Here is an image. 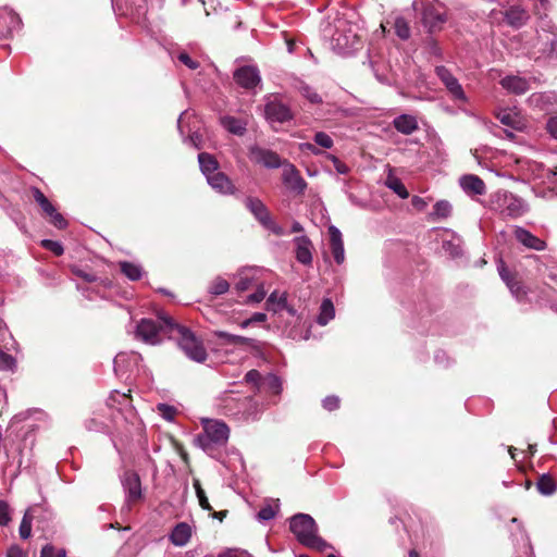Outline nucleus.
I'll use <instances>...</instances> for the list:
<instances>
[{"mask_svg": "<svg viewBox=\"0 0 557 557\" xmlns=\"http://www.w3.org/2000/svg\"><path fill=\"white\" fill-rule=\"evenodd\" d=\"M11 521V510L7 502L0 500V525H8Z\"/></svg>", "mask_w": 557, "mask_h": 557, "instance_id": "nucleus-49", "label": "nucleus"}, {"mask_svg": "<svg viewBox=\"0 0 557 557\" xmlns=\"http://www.w3.org/2000/svg\"><path fill=\"white\" fill-rule=\"evenodd\" d=\"M202 433L195 438L196 445L210 457L218 458L228 441L227 424L220 420L206 419L202 422Z\"/></svg>", "mask_w": 557, "mask_h": 557, "instance_id": "nucleus-2", "label": "nucleus"}, {"mask_svg": "<svg viewBox=\"0 0 557 557\" xmlns=\"http://www.w3.org/2000/svg\"><path fill=\"white\" fill-rule=\"evenodd\" d=\"M435 73L455 99L462 101L466 100L462 86L447 67L444 65H438L435 67Z\"/></svg>", "mask_w": 557, "mask_h": 557, "instance_id": "nucleus-10", "label": "nucleus"}, {"mask_svg": "<svg viewBox=\"0 0 557 557\" xmlns=\"http://www.w3.org/2000/svg\"><path fill=\"white\" fill-rule=\"evenodd\" d=\"M177 59L190 70H196L199 66V63L193 60L186 52L180 53Z\"/></svg>", "mask_w": 557, "mask_h": 557, "instance_id": "nucleus-55", "label": "nucleus"}, {"mask_svg": "<svg viewBox=\"0 0 557 557\" xmlns=\"http://www.w3.org/2000/svg\"><path fill=\"white\" fill-rule=\"evenodd\" d=\"M175 321L164 313L159 314L158 321L152 319H141L136 327V337L146 344H160L164 337H172L170 326L175 325Z\"/></svg>", "mask_w": 557, "mask_h": 557, "instance_id": "nucleus-3", "label": "nucleus"}, {"mask_svg": "<svg viewBox=\"0 0 557 557\" xmlns=\"http://www.w3.org/2000/svg\"><path fill=\"white\" fill-rule=\"evenodd\" d=\"M495 209L509 218H519L527 211L524 201L507 190H499L494 195Z\"/></svg>", "mask_w": 557, "mask_h": 557, "instance_id": "nucleus-6", "label": "nucleus"}, {"mask_svg": "<svg viewBox=\"0 0 557 557\" xmlns=\"http://www.w3.org/2000/svg\"><path fill=\"white\" fill-rule=\"evenodd\" d=\"M191 537V528L186 522L177 523L170 534V541L175 546H185Z\"/></svg>", "mask_w": 557, "mask_h": 557, "instance_id": "nucleus-26", "label": "nucleus"}, {"mask_svg": "<svg viewBox=\"0 0 557 557\" xmlns=\"http://www.w3.org/2000/svg\"><path fill=\"white\" fill-rule=\"evenodd\" d=\"M208 184L218 193L232 195L235 193V186L230 177L223 172H216L207 177Z\"/></svg>", "mask_w": 557, "mask_h": 557, "instance_id": "nucleus-20", "label": "nucleus"}, {"mask_svg": "<svg viewBox=\"0 0 557 557\" xmlns=\"http://www.w3.org/2000/svg\"><path fill=\"white\" fill-rule=\"evenodd\" d=\"M219 557H250V555L245 550L228 548L221 553Z\"/></svg>", "mask_w": 557, "mask_h": 557, "instance_id": "nucleus-58", "label": "nucleus"}, {"mask_svg": "<svg viewBox=\"0 0 557 557\" xmlns=\"http://www.w3.org/2000/svg\"><path fill=\"white\" fill-rule=\"evenodd\" d=\"M267 320V314L263 313V312H255L249 319L243 321L240 323V326L243 329L249 326L250 324L252 323H261V322H264Z\"/></svg>", "mask_w": 557, "mask_h": 557, "instance_id": "nucleus-53", "label": "nucleus"}, {"mask_svg": "<svg viewBox=\"0 0 557 557\" xmlns=\"http://www.w3.org/2000/svg\"><path fill=\"white\" fill-rule=\"evenodd\" d=\"M215 336L224 344L235 346H247L253 350H260V342L255 338H249L240 335H234L225 331H216Z\"/></svg>", "mask_w": 557, "mask_h": 557, "instance_id": "nucleus-17", "label": "nucleus"}, {"mask_svg": "<svg viewBox=\"0 0 557 557\" xmlns=\"http://www.w3.org/2000/svg\"><path fill=\"white\" fill-rule=\"evenodd\" d=\"M504 16L507 24L515 28L523 26L529 18L527 11L520 5L510 7L505 11Z\"/></svg>", "mask_w": 557, "mask_h": 557, "instance_id": "nucleus-25", "label": "nucleus"}, {"mask_svg": "<svg viewBox=\"0 0 557 557\" xmlns=\"http://www.w3.org/2000/svg\"><path fill=\"white\" fill-rule=\"evenodd\" d=\"M47 216L50 218V223H52L57 228L63 230L67 226V221L64 216L54 209L53 213H49Z\"/></svg>", "mask_w": 557, "mask_h": 557, "instance_id": "nucleus-50", "label": "nucleus"}, {"mask_svg": "<svg viewBox=\"0 0 557 557\" xmlns=\"http://www.w3.org/2000/svg\"><path fill=\"white\" fill-rule=\"evenodd\" d=\"M394 28H395L396 35L400 39L407 40L410 37V34H411L410 27L405 17H403V16L396 17L395 23H394Z\"/></svg>", "mask_w": 557, "mask_h": 557, "instance_id": "nucleus-38", "label": "nucleus"}, {"mask_svg": "<svg viewBox=\"0 0 557 557\" xmlns=\"http://www.w3.org/2000/svg\"><path fill=\"white\" fill-rule=\"evenodd\" d=\"M245 382L248 384H252L257 391H260L261 384H262V376L261 373L258 370H250L245 374L244 377Z\"/></svg>", "mask_w": 557, "mask_h": 557, "instance_id": "nucleus-45", "label": "nucleus"}, {"mask_svg": "<svg viewBox=\"0 0 557 557\" xmlns=\"http://www.w3.org/2000/svg\"><path fill=\"white\" fill-rule=\"evenodd\" d=\"M313 141L317 146H320L324 149H331L334 145L332 137L325 132H317L313 136Z\"/></svg>", "mask_w": 557, "mask_h": 557, "instance_id": "nucleus-43", "label": "nucleus"}, {"mask_svg": "<svg viewBox=\"0 0 557 557\" xmlns=\"http://www.w3.org/2000/svg\"><path fill=\"white\" fill-rule=\"evenodd\" d=\"M335 315L334 305L331 299H323L320 306V313L317 318V322L320 325H326Z\"/></svg>", "mask_w": 557, "mask_h": 557, "instance_id": "nucleus-30", "label": "nucleus"}, {"mask_svg": "<svg viewBox=\"0 0 557 557\" xmlns=\"http://www.w3.org/2000/svg\"><path fill=\"white\" fill-rule=\"evenodd\" d=\"M527 101L533 109L548 111L557 104V94L555 91L534 92Z\"/></svg>", "mask_w": 557, "mask_h": 557, "instance_id": "nucleus-16", "label": "nucleus"}, {"mask_svg": "<svg viewBox=\"0 0 557 557\" xmlns=\"http://www.w3.org/2000/svg\"><path fill=\"white\" fill-rule=\"evenodd\" d=\"M194 487L196 490V494H197L200 507L202 509H205V510L212 511L213 509H212V507H211V505H210V503H209V500H208V498L206 496V493L202 490L199 481L196 480L194 482Z\"/></svg>", "mask_w": 557, "mask_h": 557, "instance_id": "nucleus-44", "label": "nucleus"}, {"mask_svg": "<svg viewBox=\"0 0 557 557\" xmlns=\"http://www.w3.org/2000/svg\"><path fill=\"white\" fill-rule=\"evenodd\" d=\"M339 407V398L337 396H327L323 399V408L333 411Z\"/></svg>", "mask_w": 557, "mask_h": 557, "instance_id": "nucleus-54", "label": "nucleus"}, {"mask_svg": "<svg viewBox=\"0 0 557 557\" xmlns=\"http://www.w3.org/2000/svg\"><path fill=\"white\" fill-rule=\"evenodd\" d=\"M267 310L273 312H280L287 308V296L286 293L280 294L277 290H274L270 294L267 299Z\"/></svg>", "mask_w": 557, "mask_h": 557, "instance_id": "nucleus-29", "label": "nucleus"}, {"mask_svg": "<svg viewBox=\"0 0 557 557\" xmlns=\"http://www.w3.org/2000/svg\"><path fill=\"white\" fill-rule=\"evenodd\" d=\"M459 183L463 191L471 196H481L486 191L485 183L483 180L474 174H467L461 176Z\"/></svg>", "mask_w": 557, "mask_h": 557, "instance_id": "nucleus-18", "label": "nucleus"}, {"mask_svg": "<svg viewBox=\"0 0 557 557\" xmlns=\"http://www.w3.org/2000/svg\"><path fill=\"white\" fill-rule=\"evenodd\" d=\"M385 185L392 189L395 194H397L401 199H406L409 197V193L403 182L393 175H388L386 178Z\"/></svg>", "mask_w": 557, "mask_h": 557, "instance_id": "nucleus-34", "label": "nucleus"}, {"mask_svg": "<svg viewBox=\"0 0 557 557\" xmlns=\"http://www.w3.org/2000/svg\"><path fill=\"white\" fill-rule=\"evenodd\" d=\"M277 508H273L271 505H267L262 507L257 513V518L259 521H269L276 516Z\"/></svg>", "mask_w": 557, "mask_h": 557, "instance_id": "nucleus-48", "label": "nucleus"}, {"mask_svg": "<svg viewBox=\"0 0 557 557\" xmlns=\"http://www.w3.org/2000/svg\"><path fill=\"white\" fill-rule=\"evenodd\" d=\"M282 181L287 188L297 194H302L307 188V183L300 175L297 168L287 161L283 166Z\"/></svg>", "mask_w": 557, "mask_h": 557, "instance_id": "nucleus-11", "label": "nucleus"}, {"mask_svg": "<svg viewBox=\"0 0 557 557\" xmlns=\"http://www.w3.org/2000/svg\"><path fill=\"white\" fill-rule=\"evenodd\" d=\"M536 487L542 495L549 496L556 492L557 485L549 474H542L536 482Z\"/></svg>", "mask_w": 557, "mask_h": 557, "instance_id": "nucleus-32", "label": "nucleus"}, {"mask_svg": "<svg viewBox=\"0 0 557 557\" xmlns=\"http://www.w3.org/2000/svg\"><path fill=\"white\" fill-rule=\"evenodd\" d=\"M264 117L271 123L283 124L294 119V114L286 103L282 102L276 96H269L265 98Z\"/></svg>", "mask_w": 557, "mask_h": 557, "instance_id": "nucleus-7", "label": "nucleus"}, {"mask_svg": "<svg viewBox=\"0 0 557 557\" xmlns=\"http://www.w3.org/2000/svg\"><path fill=\"white\" fill-rule=\"evenodd\" d=\"M263 227L271 231L275 235L282 236L284 235V230L280 225H277L272 218L270 216L267 222L262 224Z\"/></svg>", "mask_w": 557, "mask_h": 557, "instance_id": "nucleus-56", "label": "nucleus"}, {"mask_svg": "<svg viewBox=\"0 0 557 557\" xmlns=\"http://www.w3.org/2000/svg\"><path fill=\"white\" fill-rule=\"evenodd\" d=\"M122 485L126 494L127 503H136L141 498V482L136 472L126 471L122 478Z\"/></svg>", "mask_w": 557, "mask_h": 557, "instance_id": "nucleus-12", "label": "nucleus"}, {"mask_svg": "<svg viewBox=\"0 0 557 557\" xmlns=\"http://www.w3.org/2000/svg\"><path fill=\"white\" fill-rule=\"evenodd\" d=\"M414 7L420 10L422 23L431 33L446 22L444 7L437 0H419Z\"/></svg>", "mask_w": 557, "mask_h": 557, "instance_id": "nucleus-5", "label": "nucleus"}, {"mask_svg": "<svg viewBox=\"0 0 557 557\" xmlns=\"http://www.w3.org/2000/svg\"><path fill=\"white\" fill-rule=\"evenodd\" d=\"M73 273L76 276L83 278L85 282H88V283H94V282L97 281V276L95 274L86 272V271H84L82 269H77L76 268V269L73 270Z\"/></svg>", "mask_w": 557, "mask_h": 557, "instance_id": "nucleus-57", "label": "nucleus"}, {"mask_svg": "<svg viewBox=\"0 0 557 557\" xmlns=\"http://www.w3.org/2000/svg\"><path fill=\"white\" fill-rule=\"evenodd\" d=\"M333 48L342 54H348L357 50L360 45V39L356 34L336 32L332 37Z\"/></svg>", "mask_w": 557, "mask_h": 557, "instance_id": "nucleus-14", "label": "nucleus"}, {"mask_svg": "<svg viewBox=\"0 0 557 557\" xmlns=\"http://www.w3.org/2000/svg\"><path fill=\"white\" fill-rule=\"evenodd\" d=\"M249 158L251 161L268 169H277L280 166H284L286 162L282 161L281 157L275 151L261 148L257 145L249 148Z\"/></svg>", "mask_w": 557, "mask_h": 557, "instance_id": "nucleus-9", "label": "nucleus"}, {"mask_svg": "<svg viewBox=\"0 0 557 557\" xmlns=\"http://www.w3.org/2000/svg\"><path fill=\"white\" fill-rule=\"evenodd\" d=\"M246 208L253 214V216L262 225L271 216L265 205L256 197H247L245 200Z\"/></svg>", "mask_w": 557, "mask_h": 557, "instance_id": "nucleus-24", "label": "nucleus"}, {"mask_svg": "<svg viewBox=\"0 0 557 557\" xmlns=\"http://www.w3.org/2000/svg\"><path fill=\"white\" fill-rule=\"evenodd\" d=\"M120 270L131 281H138L143 276L141 267L129 261L120 262Z\"/></svg>", "mask_w": 557, "mask_h": 557, "instance_id": "nucleus-31", "label": "nucleus"}, {"mask_svg": "<svg viewBox=\"0 0 557 557\" xmlns=\"http://www.w3.org/2000/svg\"><path fill=\"white\" fill-rule=\"evenodd\" d=\"M325 158L333 163V165L338 174H348L349 166L346 163L342 162L336 156L331 154V153H325Z\"/></svg>", "mask_w": 557, "mask_h": 557, "instance_id": "nucleus-46", "label": "nucleus"}, {"mask_svg": "<svg viewBox=\"0 0 557 557\" xmlns=\"http://www.w3.org/2000/svg\"><path fill=\"white\" fill-rule=\"evenodd\" d=\"M547 131L554 138L557 139V116L550 117L547 121Z\"/></svg>", "mask_w": 557, "mask_h": 557, "instance_id": "nucleus-63", "label": "nucleus"}, {"mask_svg": "<svg viewBox=\"0 0 557 557\" xmlns=\"http://www.w3.org/2000/svg\"><path fill=\"white\" fill-rule=\"evenodd\" d=\"M16 368V360L10 354L4 352L0 348V370L13 371Z\"/></svg>", "mask_w": 557, "mask_h": 557, "instance_id": "nucleus-42", "label": "nucleus"}, {"mask_svg": "<svg viewBox=\"0 0 557 557\" xmlns=\"http://www.w3.org/2000/svg\"><path fill=\"white\" fill-rule=\"evenodd\" d=\"M263 384H265L267 388L274 395H280L282 392V381L275 374H268Z\"/></svg>", "mask_w": 557, "mask_h": 557, "instance_id": "nucleus-40", "label": "nucleus"}, {"mask_svg": "<svg viewBox=\"0 0 557 557\" xmlns=\"http://www.w3.org/2000/svg\"><path fill=\"white\" fill-rule=\"evenodd\" d=\"M7 557H27V554L17 545H12L8 552Z\"/></svg>", "mask_w": 557, "mask_h": 557, "instance_id": "nucleus-61", "label": "nucleus"}, {"mask_svg": "<svg viewBox=\"0 0 557 557\" xmlns=\"http://www.w3.org/2000/svg\"><path fill=\"white\" fill-rule=\"evenodd\" d=\"M234 81L245 89H252L261 82L257 67L245 65L234 72Z\"/></svg>", "mask_w": 557, "mask_h": 557, "instance_id": "nucleus-13", "label": "nucleus"}, {"mask_svg": "<svg viewBox=\"0 0 557 557\" xmlns=\"http://www.w3.org/2000/svg\"><path fill=\"white\" fill-rule=\"evenodd\" d=\"M198 162L200 170L206 176V178L212 175L213 173L219 172V162L212 154L208 152H200L198 154Z\"/></svg>", "mask_w": 557, "mask_h": 557, "instance_id": "nucleus-28", "label": "nucleus"}, {"mask_svg": "<svg viewBox=\"0 0 557 557\" xmlns=\"http://www.w3.org/2000/svg\"><path fill=\"white\" fill-rule=\"evenodd\" d=\"M329 235L331 251L334 257V260L336 261L337 264H342L345 260V250L342 233L336 226L331 225L329 227Z\"/></svg>", "mask_w": 557, "mask_h": 557, "instance_id": "nucleus-22", "label": "nucleus"}, {"mask_svg": "<svg viewBox=\"0 0 557 557\" xmlns=\"http://www.w3.org/2000/svg\"><path fill=\"white\" fill-rule=\"evenodd\" d=\"M545 178L548 187L557 194V168L548 169Z\"/></svg>", "mask_w": 557, "mask_h": 557, "instance_id": "nucleus-52", "label": "nucleus"}, {"mask_svg": "<svg viewBox=\"0 0 557 557\" xmlns=\"http://www.w3.org/2000/svg\"><path fill=\"white\" fill-rule=\"evenodd\" d=\"M500 85L510 94L523 95L530 89L529 79L518 75H507L500 79Z\"/></svg>", "mask_w": 557, "mask_h": 557, "instance_id": "nucleus-19", "label": "nucleus"}, {"mask_svg": "<svg viewBox=\"0 0 557 557\" xmlns=\"http://www.w3.org/2000/svg\"><path fill=\"white\" fill-rule=\"evenodd\" d=\"M267 293L263 287H259L253 294L249 295L247 300L249 302H260L264 299Z\"/></svg>", "mask_w": 557, "mask_h": 557, "instance_id": "nucleus-59", "label": "nucleus"}, {"mask_svg": "<svg viewBox=\"0 0 557 557\" xmlns=\"http://www.w3.org/2000/svg\"><path fill=\"white\" fill-rule=\"evenodd\" d=\"M295 257L296 260L304 264L310 265L312 263V243L308 236H297L294 238Z\"/></svg>", "mask_w": 557, "mask_h": 557, "instance_id": "nucleus-15", "label": "nucleus"}, {"mask_svg": "<svg viewBox=\"0 0 557 557\" xmlns=\"http://www.w3.org/2000/svg\"><path fill=\"white\" fill-rule=\"evenodd\" d=\"M513 234L516 239L527 248L534 249L537 251H542L546 248V243L544 240L536 237L535 235H533L531 232L523 227L517 226L515 228Z\"/></svg>", "mask_w": 557, "mask_h": 557, "instance_id": "nucleus-21", "label": "nucleus"}, {"mask_svg": "<svg viewBox=\"0 0 557 557\" xmlns=\"http://www.w3.org/2000/svg\"><path fill=\"white\" fill-rule=\"evenodd\" d=\"M299 92L311 103H321L322 98L307 84L300 83L298 87Z\"/></svg>", "mask_w": 557, "mask_h": 557, "instance_id": "nucleus-41", "label": "nucleus"}, {"mask_svg": "<svg viewBox=\"0 0 557 557\" xmlns=\"http://www.w3.org/2000/svg\"><path fill=\"white\" fill-rule=\"evenodd\" d=\"M41 246L53 252L55 256H61L64 252L62 244L55 240L44 239L41 240Z\"/></svg>", "mask_w": 557, "mask_h": 557, "instance_id": "nucleus-47", "label": "nucleus"}, {"mask_svg": "<svg viewBox=\"0 0 557 557\" xmlns=\"http://www.w3.org/2000/svg\"><path fill=\"white\" fill-rule=\"evenodd\" d=\"M170 330H172L171 338L177 341L180 348L190 360L199 363L207 360L208 354L202 342L196 337L190 329L175 323V325L170 326Z\"/></svg>", "mask_w": 557, "mask_h": 557, "instance_id": "nucleus-4", "label": "nucleus"}, {"mask_svg": "<svg viewBox=\"0 0 557 557\" xmlns=\"http://www.w3.org/2000/svg\"><path fill=\"white\" fill-rule=\"evenodd\" d=\"M498 120L503 125L509 126L512 129H520L521 122L517 114H513L509 111H503L497 115Z\"/></svg>", "mask_w": 557, "mask_h": 557, "instance_id": "nucleus-37", "label": "nucleus"}, {"mask_svg": "<svg viewBox=\"0 0 557 557\" xmlns=\"http://www.w3.org/2000/svg\"><path fill=\"white\" fill-rule=\"evenodd\" d=\"M395 129L404 135H411L419 128L417 117L410 114H400L393 120Z\"/></svg>", "mask_w": 557, "mask_h": 557, "instance_id": "nucleus-23", "label": "nucleus"}, {"mask_svg": "<svg viewBox=\"0 0 557 557\" xmlns=\"http://www.w3.org/2000/svg\"><path fill=\"white\" fill-rule=\"evenodd\" d=\"M300 150L301 151H309L311 152L312 154L314 156H320L322 154L323 152L317 147L315 143L314 144H311V143H302L300 144Z\"/></svg>", "mask_w": 557, "mask_h": 557, "instance_id": "nucleus-60", "label": "nucleus"}, {"mask_svg": "<svg viewBox=\"0 0 557 557\" xmlns=\"http://www.w3.org/2000/svg\"><path fill=\"white\" fill-rule=\"evenodd\" d=\"M453 207L447 200H440L433 206V215L440 219H446L450 215Z\"/></svg>", "mask_w": 557, "mask_h": 557, "instance_id": "nucleus-39", "label": "nucleus"}, {"mask_svg": "<svg viewBox=\"0 0 557 557\" xmlns=\"http://www.w3.org/2000/svg\"><path fill=\"white\" fill-rule=\"evenodd\" d=\"M32 191L35 201L39 205V207L46 215L54 212L55 207L50 202V200L45 196V194L39 188L34 187Z\"/></svg>", "mask_w": 557, "mask_h": 557, "instance_id": "nucleus-33", "label": "nucleus"}, {"mask_svg": "<svg viewBox=\"0 0 557 557\" xmlns=\"http://www.w3.org/2000/svg\"><path fill=\"white\" fill-rule=\"evenodd\" d=\"M221 125L231 134L243 136L247 131V123L235 116L225 115L220 119Z\"/></svg>", "mask_w": 557, "mask_h": 557, "instance_id": "nucleus-27", "label": "nucleus"}, {"mask_svg": "<svg viewBox=\"0 0 557 557\" xmlns=\"http://www.w3.org/2000/svg\"><path fill=\"white\" fill-rule=\"evenodd\" d=\"M57 553L51 544H47L41 548L40 557H55Z\"/></svg>", "mask_w": 557, "mask_h": 557, "instance_id": "nucleus-64", "label": "nucleus"}, {"mask_svg": "<svg viewBox=\"0 0 557 557\" xmlns=\"http://www.w3.org/2000/svg\"><path fill=\"white\" fill-rule=\"evenodd\" d=\"M289 530L296 540L309 549L322 553L331 548V545L319 535V527L308 513H296L290 517Z\"/></svg>", "mask_w": 557, "mask_h": 557, "instance_id": "nucleus-1", "label": "nucleus"}, {"mask_svg": "<svg viewBox=\"0 0 557 557\" xmlns=\"http://www.w3.org/2000/svg\"><path fill=\"white\" fill-rule=\"evenodd\" d=\"M230 289V283L221 277L216 276L209 285L208 292L213 296H220L227 293Z\"/></svg>", "mask_w": 557, "mask_h": 557, "instance_id": "nucleus-35", "label": "nucleus"}, {"mask_svg": "<svg viewBox=\"0 0 557 557\" xmlns=\"http://www.w3.org/2000/svg\"><path fill=\"white\" fill-rule=\"evenodd\" d=\"M32 523H33V515H32V509L29 508L24 512V516L22 518V521H21V524L18 528V533H20L21 539L27 540L30 536Z\"/></svg>", "mask_w": 557, "mask_h": 557, "instance_id": "nucleus-36", "label": "nucleus"}, {"mask_svg": "<svg viewBox=\"0 0 557 557\" xmlns=\"http://www.w3.org/2000/svg\"><path fill=\"white\" fill-rule=\"evenodd\" d=\"M158 410L160 414L168 421H172L176 414V409L166 404H159Z\"/></svg>", "mask_w": 557, "mask_h": 557, "instance_id": "nucleus-51", "label": "nucleus"}, {"mask_svg": "<svg viewBox=\"0 0 557 557\" xmlns=\"http://www.w3.org/2000/svg\"><path fill=\"white\" fill-rule=\"evenodd\" d=\"M188 140L196 149L202 148V136L199 133L194 132L190 134Z\"/></svg>", "mask_w": 557, "mask_h": 557, "instance_id": "nucleus-62", "label": "nucleus"}, {"mask_svg": "<svg viewBox=\"0 0 557 557\" xmlns=\"http://www.w3.org/2000/svg\"><path fill=\"white\" fill-rule=\"evenodd\" d=\"M497 271L511 295L518 301H523L527 298L528 292L523 283L518 278V273L510 271L503 259L497 261Z\"/></svg>", "mask_w": 557, "mask_h": 557, "instance_id": "nucleus-8", "label": "nucleus"}]
</instances>
